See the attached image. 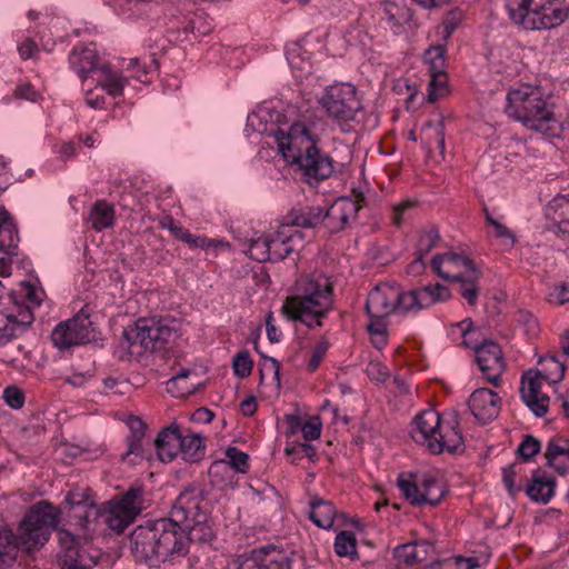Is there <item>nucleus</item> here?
Returning a JSON list of instances; mask_svg holds the SVG:
<instances>
[{"instance_id":"nucleus-11","label":"nucleus","mask_w":569,"mask_h":569,"mask_svg":"<svg viewBox=\"0 0 569 569\" xmlns=\"http://www.w3.org/2000/svg\"><path fill=\"white\" fill-rule=\"evenodd\" d=\"M300 218V211L292 209L283 217L278 229L267 236L271 261H280L302 247L303 234L299 230V228H302Z\"/></svg>"},{"instance_id":"nucleus-50","label":"nucleus","mask_w":569,"mask_h":569,"mask_svg":"<svg viewBox=\"0 0 569 569\" xmlns=\"http://www.w3.org/2000/svg\"><path fill=\"white\" fill-rule=\"evenodd\" d=\"M416 206V202L413 201H402L399 204L393 207L392 210V223L397 227H400L409 217L410 211Z\"/></svg>"},{"instance_id":"nucleus-61","label":"nucleus","mask_w":569,"mask_h":569,"mask_svg":"<svg viewBox=\"0 0 569 569\" xmlns=\"http://www.w3.org/2000/svg\"><path fill=\"white\" fill-rule=\"evenodd\" d=\"M18 51L22 59H29L38 51V46L33 40L27 38L20 43Z\"/></svg>"},{"instance_id":"nucleus-24","label":"nucleus","mask_w":569,"mask_h":569,"mask_svg":"<svg viewBox=\"0 0 569 569\" xmlns=\"http://www.w3.org/2000/svg\"><path fill=\"white\" fill-rule=\"evenodd\" d=\"M432 552V543L427 540H421L398 546L393 555L399 562L413 566L428 560Z\"/></svg>"},{"instance_id":"nucleus-33","label":"nucleus","mask_w":569,"mask_h":569,"mask_svg":"<svg viewBox=\"0 0 569 569\" xmlns=\"http://www.w3.org/2000/svg\"><path fill=\"white\" fill-rule=\"evenodd\" d=\"M89 220L92 223V228L97 231L110 228L114 222V210L107 201L99 200L92 207Z\"/></svg>"},{"instance_id":"nucleus-31","label":"nucleus","mask_w":569,"mask_h":569,"mask_svg":"<svg viewBox=\"0 0 569 569\" xmlns=\"http://www.w3.org/2000/svg\"><path fill=\"white\" fill-rule=\"evenodd\" d=\"M335 506L323 499H313L311 501L310 520L322 529H330L336 517Z\"/></svg>"},{"instance_id":"nucleus-10","label":"nucleus","mask_w":569,"mask_h":569,"mask_svg":"<svg viewBox=\"0 0 569 569\" xmlns=\"http://www.w3.org/2000/svg\"><path fill=\"white\" fill-rule=\"evenodd\" d=\"M397 485L403 497L412 506H437L443 499L446 489L443 483L429 475L417 476L400 473Z\"/></svg>"},{"instance_id":"nucleus-20","label":"nucleus","mask_w":569,"mask_h":569,"mask_svg":"<svg viewBox=\"0 0 569 569\" xmlns=\"http://www.w3.org/2000/svg\"><path fill=\"white\" fill-rule=\"evenodd\" d=\"M475 267L472 260L453 252L436 254L431 260V269L445 280H452L458 272H467Z\"/></svg>"},{"instance_id":"nucleus-56","label":"nucleus","mask_w":569,"mask_h":569,"mask_svg":"<svg viewBox=\"0 0 569 569\" xmlns=\"http://www.w3.org/2000/svg\"><path fill=\"white\" fill-rule=\"evenodd\" d=\"M301 432L306 440L312 441L320 437L321 435V422L318 417H313L303 423L301 427Z\"/></svg>"},{"instance_id":"nucleus-18","label":"nucleus","mask_w":569,"mask_h":569,"mask_svg":"<svg viewBox=\"0 0 569 569\" xmlns=\"http://www.w3.org/2000/svg\"><path fill=\"white\" fill-rule=\"evenodd\" d=\"M542 381L540 375L528 370L521 378V398L537 417H545L549 409V397L541 391Z\"/></svg>"},{"instance_id":"nucleus-40","label":"nucleus","mask_w":569,"mask_h":569,"mask_svg":"<svg viewBox=\"0 0 569 569\" xmlns=\"http://www.w3.org/2000/svg\"><path fill=\"white\" fill-rule=\"evenodd\" d=\"M422 303L426 308L433 306L437 302L446 301L450 298V290L440 283L429 284L421 288Z\"/></svg>"},{"instance_id":"nucleus-12","label":"nucleus","mask_w":569,"mask_h":569,"mask_svg":"<svg viewBox=\"0 0 569 569\" xmlns=\"http://www.w3.org/2000/svg\"><path fill=\"white\" fill-rule=\"evenodd\" d=\"M321 104L329 117L336 121L348 122L355 119L361 109L355 86L350 83L333 84L327 88Z\"/></svg>"},{"instance_id":"nucleus-39","label":"nucleus","mask_w":569,"mask_h":569,"mask_svg":"<svg viewBox=\"0 0 569 569\" xmlns=\"http://www.w3.org/2000/svg\"><path fill=\"white\" fill-rule=\"evenodd\" d=\"M190 371L182 370L167 381V390L173 397L182 398L193 392L196 385L189 382Z\"/></svg>"},{"instance_id":"nucleus-58","label":"nucleus","mask_w":569,"mask_h":569,"mask_svg":"<svg viewBox=\"0 0 569 569\" xmlns=\"http://www.w3.org/2000/svg\"><path fill=\"white\" fill-rule=\"evenodd\" d=\"M367 375L371 380L383 382L388 378V370L380 362H370L367 367Z\"/></svg>"},{"instance_id":"nucleus-53","label":"nucleus","mask_w":569,"mask_h":569,"mask_svg":"<svg viewBox=\"0 0 569 569\" xmlns=\"http://www.w3.org/2000/svg\"><path fill=\"white\" fill-rule=\"evenodd\" d=\"M3 399L12 409H20L24 405V395L22 390L12 386L7 387L3 391Z\"/></svg>"},{"instance_id":"nucleus-54","label":"nucleus","mask_w":569,"mask_h":569,"mask_svg":"<svg viewBox=\"0 0 569 569\" xmlns=\"http://www.w3.org/2000/svg\"><path fill=\"white\" fill-rule=\"evenodd\" d=\"M430 74V82H429V89H428V101L435 102L438 99L437 90L442 89L447 82V77L445 73V70L440 73H429Z\"/></svg>"},{"instance_id":"nucleus-1","label":"nucleus","mask_w":569,"mask_h":569,"mask_svg":"<svg viewBox=\"0 0 569 569\" xmlns=\"http://www.w3.org/2000/svg\"><path fill=\"white\" fill-rule=\"evenodd\" d=\"M212 537L204 489L192 485L179 495L169 517L148 520L132 530L130 550L137 562L159 567L184 557L190 542H208Z\"/></svg>"},{"instance_id":"nucleus-62","label":"nucleus","mask_w":569,"mask_h":569,"mask_svg":"<svg viewBox=\"0 0 569 569\" xmlns=\"http://www.w3.org/2000/svg\"><path fill=\"white\" fill-rule=\"evenodd\" d=\"M128 427L131 436L143 437L146 431V423L139 417H130L128 419Z\"/></svg>"},{"instance_id":"nucleus-28","label":"nucleus","mask_w":569,"mask_h":569,"mask_svg":"<svg viewBox=\"0 0 569 569\" xmlns=\"http://www.w3.org/2000/svg\"><path fill=\"white\" fill-rule=\"evenodd\" d=\"M18 232L12 219L7 210L0 211V250L7 254H17L18 252Z\"/></svg>"},{"instance_id":"nucleus-60","label":"nucleus","mask_w":569,"mask_h":569,"mask_svg":"<svg viewBox=\"0 0 569 569\" xmlns=\"http://www.w3.org/2000/svg\"><path fill=\"white\" fill-rule=\"evenodd\" d=\"M453 569H476L479 567V561L476 557L465 558L461 556L448 558Z\"/></svg>"},{"instance_id":"nucleus-49","label":"nucleus","mask_w":569,"mask_h":569,"mask_svg":"<svg viewBox=\"0 0 569 569\" xmlns=\"http://www.w3.org/2000/svg\"><path fill=\"white\" fill-rule=\"evenodd\" d=\"M465 18V12L460 8L451 9L442 20V27L446 36L449 37L461 24Z\"/></svg>"},{"instance_id":"nucleus-38","label":"nucleus","mask_w":569,"mask_h":569,"mask_svg":"<svg viewBox=\"0 0 569 569\" xmlns=\"http://www.w3.org/2000/svg\"><path fill=\"white\" fill-rule=\"evenodd\" d=\"M421 301V288L408 292H402L401 288L399 287V299L397 300L396 311L418 312L421 309H426L425 303H422Z\"/></svg>"},{"instance_id":"nucleus-2","label":"nucleus","mask_w":569,"mask_h":569,"mask_svg":"<svg viewBox=\"0 0 569 569\" xmlns=\"http://www.w3.org/2000/svg\"><path fill=\"white\" fill-rule=\"evenodd\" d=\"M506 113L522 123L528 130L549 138H559L563 124L555 114L550 97L539 86L522 83L508 91Z\"/></svg>"},{"instance_id":"nucleus-3","label":"nucleus","mask_w":569,"mask_h":569,"mask_svg":"<svg viewBox=\"0 0 569 569\" xmlns=\"http://www.w3.org/2000/svg\"><path fill=\"white\" fill-rule=\"evenodd\" d=\"M274 139L282 156L299 166L310 184L332 174V159L318 149L313 134L305 123L296 122L287 131L278 129Z\"/></svg>"},{"instance_id":"nucleus-45","label":"nucleus","mask_w":569,"mask_h":569,"mask_svg":"<svg viewBox=\"0 0 569 569\" xmlns=\"http://www.w3.org/2000/svg\"><path fill=\"white\" fill-rule=\"evenodd\" d=\"M423 61L429 66V73H440L445 70V49L441 46L426 50Z\"/></svg>"},{"instance_id":"nucleus-22","label":"nucleus","mask_w":569,"mask_h":569,"mask_svg":"<svg viewBox=\"0 0 569 569\" xmlns=\"http://www.w3.org/2000/svg\"><path fill=\"white\" fill-rule=\"evenodd\" d=\"M545 217L557 232L569 234V194L556 196L545 207Z\"/></svg>"},{"instance_id":"nucleus-41","label":"nucleus","mask_w":569,"mask_h":569,"mask_svg":"<svg viewBox=\"0 0 569 569\" xmlns=\"http://www.w3.org/2000/svg\"><path fill=\"white\" fill-rule=\"evenodd\" d=\"M335 551L340 557H351L357 553V540L352 531H341L335 540Z\"/></svg>"},{"instance_id":"nucleus-63","label":"nucleus","mask_w":569,"mask_h":569,"mask_svg":"<svg viewBox=\"0 0 569 569\" xmlns=\"http://www.w3.org/2000/svg\"><path fill=\"white\" fill-rule=\"evenodd\" d=\"M383 319L385 318H370V321L367 325V329L370 336L387 333V325Z\"/></svg>"},{"instance_id":"nucleus-42","label":"nucleus","mask_w":569,"mask_h":569,"mask_svg":"<svg viewBox=\"0 0 569 569\" xmlns=\"http://www.w3.org/2000/svg\"><path fill=\"white\" fill-rule=\"evenodd\" d=\"M440 240V234L435 226L422 229L417 241V253L420 256L428 254Z\"/></svg>"},{"instance_id":"nucleus-43","label":"nucleus","mask_w":569,"mask_h":569,"mask_svg":"<svg viewBox=\"0 0 569 569\" xmlns=\"http://www.w3.org/2000/svg\"><path fill=\"white\" fill-rule=\"evenodd\" d=\"M247 253L251 259L258 262L271 261L268 237L262 236L257 239H252L249 242Z\"/></svg>"},{"instance_id":"nucleus-5","label":"nucleus","mask_w":569,"mask_h":569,"mask_svg":"<svg viewBox=\"0 0 569 569\" xmlns=\"http://www.w3.org/2000/svg\"><path fill=\"white\" fill-rule=\"evenodd\" d=\"M296 295L282 306L283 315L313 329L322 326V319L332 309V283L322 274L301 277L296 283Z\"/></svg>"},{"instance_id":"nucleus-57","label":"nucleus","mask_w":569,"mask_h":569,"mask_svg":"<svg viewBox=\"0 0 569 569\" xmlns=\"http://www.w3.org/2000/svg\"><path fill=\"white\" fill-rule=\"evenodd\" d=\"M24 297H26L28 303L27 305L21 303V305L29 306L30 310L32 311V309L34 307H39L41 305L43 297H44V292L42 289H38L32 284H27Z\"/></svg>"},{"instance_id":"nucleus-47","label":"nucleus","mask_w":569,"mask_h":569,"mask_svg":"<svg viewBox=\"0 0 569 569\" xmlns=\"http://www.w3.org/2000/svg\"><path fill=\"white\" fill-rule=\"evenodd\" d=\"M541 449L540 441L531 435H527L519 445L517 452L523 461H528L539 453Z\"/></svg>"},{"instance_id":"nucleus-15","label":"nucleus","mask_w":569,"mask_h":569,"mask_svg":"<svg viewBox=\"0 0 569 569\" xmlns=\"http://www.w3.org/2000/svg\"><path fill=\"white\" fill-rule=\"evenodd\" d=\"M476 361L486 379L493 386H498L505 370V360L500 346L486 340L480 346H475Z\"/></svg>"},{"instance_id":"nucleus-34","label":"nucleus","mask_w":569,"mask_h":569,"mask_svg":"<svg viewBox=\"0 0 569 569\" xmlns=\"http://www.w3.org/2000/svg\"><path fill=\"white\" fill-rule=\"evenodd\" d=\"M539 365L541 366V369L537 372L545 381L549 383H557L563 379L566 367L563 362L556 358V356L548 355L541 357L539 359Z\"/></svg>"},{"instance_id":"nucleus-4","label":"nucleus","mask_w":569,"mask_h":569,"mask_svg":"<svg viewBox=\"0 0 569 569\" xmlns=\"http://www.w3.org/2000/svg\"><path fill=\"white\" fill-rule=\"evenodd\" d=\"M56 525L54 508L47 502H40L24 516L17 537L10 529L0 527V569H7L16 561L19 548L27 552L40 549L48 541Z\"/></svg>"},{"instance_id":"nucleus-7","label":"nucleus","mask_w":569,"mask_h":569,"mask_svg":"<svg viewBox=\"0 0 569 569\" xmlns=\"http://www.w3.org/2000/svg\"><path fill=\"white\" fill-rule=\"evenodd\" d=\"M510 20L525 30H549L569 17V0H507Z\"/></svg>"},{"instance_id":"nucleus-21","label":"nucleus","mask_w":569,"mask_h":569,"mask_svg":"<svg viewBox=\"0 0 569 569\" xmlns=\"http://www.w3.org/2000/svg\"><path fill=\"white\" fill-rule=\"evenodd\" d=\"M154 446L158 458L162 462H171L178 457L181 449V430L178 425H171L162 429L156 440Z\"/></svg>"},{"instance_id":"nucleus-14","label":"nucleus","mask_w":569,"mask_h":569,"mask_svg":"<svg viewBox=\"0 0 569 569\" xmlns=\"http://www.w3.org/2000/svg\"><path fill=\"white\" fill-rule=\"evenodd\" d=\"M93 338L92 322L83 310L73 318L59 323L51 333V340L59 349H68L76 345L91 341Z\"/></svg>"},{"instance_id":"nucleus-48","label":"nucleus","mask_w":569,"mask_h":569,"mask_svg":"<svg viewBox=\"0 0 569 569\" xmlns=\"http://www.w3.org/2000/svg\"><path fill=\"white\" fill-rule=\"evenodd\" d=\"M226 456L228 458L227 461L229 462L230 470L234 469L238 472H247L249 467L247 453L240 451L237 448L231 447L227 449Z\"/></svg>"},{"instance_id":"nucleus-27","label":"nucleus","mask_w":569,"mask_h":569,"mask_svg":"<svg viewBox=\"0 0 569 569\" xmlns=\"http://www.w3.org/2000/svg\"><path fill=\"white\" fill-rule=\"evenodd\" d=\"M481 278V271L477 268L468 269L467 272H458L452 281H458L459 293L467 300L470 306L477 302L480 287L479 279Z\"/></svg>"},{"instance_id":"nucleus-26","label":"nucleus","mask_w":569,"mask_h":569,"mask_svg":"<svg viewBox=\"0 0 569 569\" xmlns=\"http://www.w3.org/2000/svg\"><path fill=\"white\" fill-rule=\"evenodd\" d=\"M97 59L98 56L96 49L82 43L74 46L69 57L71 68L82 79L86 78L87 73L96 70Z\"/></svg>"},{"instance_id":"nucleus-44","label":"nucleus","mask_w":569,"mask_h":569,"mask_svg":"<svg viewBox=\"0 0 569 569\" xmlns=\"http://www.w3.org/2000/svg\"><path fill=\"white\" fill-rule=\"evenodd\" d=\"M486 221L493 228L495 237L499 238L507 248H512L516 243L513 232L503 223L496 220L487 209H485Z\"/></svg>"},{"instance_id":"nucleus-37","label":"nucleus","mask_w":569,"mask_h":569,"mask_svg":"<svg viewBox=\"0 0 569 569\" xmlns=\"http://www.w3.org/2000/svg\"><path fill=\"white\" fill-rule=\"evenodd\" d=\"M101 78L98 80L108 94L119 97L122 94L127 79L118 71H111L108 67L99 69Z\"/></svg>"},{"instance_id":"nucleus-29","label":"nucleus","mask_w":569,"mask_h":569,"mask_svg":"<svg viewBox=\"0 0 569 569\" xmlns=\"http://www.w3.org/2000/svg\"><path fill=\"white\" fill-rule=\"evenodd\" d=\"M206 452V446L203 438L192 432L181 431V449L179 455L183 460L189 462H196L203 458Z\"/></svg>"},{"instance_id":"nucleus-9","label":"nucleus","mask_w":569,"mask_h":569,"mask_svg":"<svg viewBox=\"0 0 569 569\" xmlns=\"http://www.w3.org/2000/svg\"><path fill=\"white\" fill-rule=\"evenodd\" d=\"M362 204L359 200L349 197L338 198L328 209L321 207H306L300 211L302 228H316L319 224L330 232L343 230L357 218Z\"/></svg>"},{"instance_id":"nucleus-35","label":"nucleus","mask_w":569,"mask_h":569,"mask_svg":"<svg viewBox=\"0 0 569 569\" xmlns=\"http://www.w3.org/2000/svg\"><path fill=\"white\" fill-rule=\"evenodd\" d=\"M264 569H292V558L283 550L270 546L259 550Z\"/></svg>"},{"instance_id":"nucleus-6","label":"nucleus","mask_w":569,"mask_h":569,"mask_svg":"<svg viewBox=\"0 0 569 569\" xmlns=\"http://www.w3.org/2000/svg\"><path fill=\"white\" fill-rule=\"evenodd\" d=\"M413 441L425 446L431 453L457 452L463 446L457 415L441 416L433 409L417 413L410 426Z\"/></svg>"},{"instance_id":"nucleus-52","label":"nucleus","mask_w":569,"mask_h":569,"mask_svg":"<svg viewBox=\"0 0 569 569\" xmlns=\"http://www.w3.org/2000/svg\"><path fill=\"white\" fill-rule=\"evenodd\" d=\"M329 349V342L325 339L320 340L316 346L311 353L309 363H308V370L315 371L320 366L322 359L325 358L327 351Z\"/></svg>"},{"instance_id":"nucleus-64","label":"nucleus","mask_w":569,"mask_h":569,"mask_svg":"<svg viewBox=\"0 0 569 569\" xmlns=\"http://www.w3.org/2000/svg\"><path fill=\"white\" fill-rule=\"evenodd\" d=\"M214 415L207 408H198L191 416V420L200 423H209L212 421Z\"/></svg>"},{"instance_id":"nucleus-55","label":"nucleus","mask_w":569,"mask_h":569,"mask_svg":"<svg viewBox=\"0 0 569 569\" xmlns=\"http://www.w3.org/2000/svg\"><path fill=\"white\" fill-rule=\"evenodd\" d=\"M182 242L188 244L189 248H191V249H196V248L206 249V248H210V247H216L218 244H222V242H219L217 240L192 234L190 231L187 233V236Z\"/></svg>"},{"instance_id":"nucleus-8","label":"nucleus","mask_w":569,"mask_h":569,"mask_svg":"<svg viewBox=\"0 0 569 569\" xmlns=\"http://www.w3.org/2000/svg\"><path fill=\"white\" fill-rule=\"evenodd\" d=\"M176 337V331L164 319L140 318L134 326L123 331L122 345L132 356L164 349Z\"/></svg>"},{"instance_id":"nucleus-32","label":"nucleus","mask_w":569,"mask_h":569,"mask_svg":"<svg viewBox=\"0 0 569 569\" xmlns=\"http://www.w3.org/2000/svg\"><path fill=\"white\" fill-rule=\"evenodd\" d=\"M383 13L391 27H402L412 18V11L403 0H386Z\"/></svg>"},{"instance_id":"nucleus-16","label":"nucleus","mask_w":569,"mask_h":569,"mask_svg":"<svg viewBox=\"0 0 569 569\" xmlns=\"http://www.w3.org/2000/svg\"><path fill=\"white\" fill-rule=\"evenodd\" d=\"M59 560L62 569H89L96 561L82 550L80 539L66 529H59Z\"/></svg>"},{"instance_id":"nucleus-23","label":"nucleus","mask_w":569,"mask_h":569,"mask_svg":"<svg viewBox=\"0 0 569 569\" xmlns=\"http://www.w3.org/2000/svg\"><path fill=\"white\" fill-rule=\"evenodd\" d=\"M545 458L547 463L558 473L565 475L569 471V439L553 437L547 443Z\"/></svg>"},{"instance_id":"nucleus-36","label":"nucleus","mask_w":569,"mask_h":569,"mask_svg":"<svg viewBox=\"0 0 569 569\" xmlns=\"http://www.w3.org/2000/svg\"><path fill=\"white\" fill-rule=\"evenodd\" d=\"M423 141L430 151L445 152V128L442 121L428 122L421 131Z\"/></svg>"},{"instance_id":"nucleus-25","label":"nucleus","mask_w":569,"mask_h":569,"mask_svg":"<svg viewBox=\"0 0 569 569\" xmlns=\"http://www.w3.org/2000/svg\"><path fill=\"white\" fill-rule=\"evenodd\" d=\"M556 480L537 470L533 472L530 482L525 487L529 498L538 503L547 505L555 496Z\"/></svg>"},{"instance_id":"nucleus-19","label":"nucleus","mask_w":569,"mask_h":569,"mask_svg":"<svg viewBox=\"0 0 569 569\" xmlns=\"http://www.w3.org/2000/svg\"><path fill=\"white\" fill-rule=\"evenodd\" d=\"M500 402L501 399L496 392L488 388H480L471 393L469 408L478 421L487 423L499 415Z\"/></svg>"},{"instance_id":"nucleus-59","label":"nucleus","mask_w":569,"mask_h":569,"mask_svg":"<svg viewBox=\"0 0 569 569\" xmlns=\"http://www.w3.org/2000/svg\"><path fill=\"white\" fill-rule=\"evenodd\" d=\"M237 569H264L260 551L254 550L250 557L241 559Z\"/></svg>"},{"instance_id":"nucleus-51","label":"nucleus","mask_w":569,"mask_h":569,"mask_svg":"<svg viewBox=\"0 0 569 569\" xmlns=\"http://www.w3.org/2000/svg\"><path fill=\"white\" fill-rule=\"evenodd\" d=\"M548 301L551 305L561 306L569 302V283L557 284L548 293Z\"/></svg>"},{"instance_id":"nucleus-17","label":"nucleus","mask_w":569,"mask_h":569,"mask_svg":"<svg viewBox=\"0 0 569 569\" xmlns=\"http://www.w3.org/2000/svg\"><path fill=\"white\" fill-rule=\"evenodd\" d=\"M399 286L380 283L368 295L366 310L370 318H386L397 309Z\"/></svg>"},{"instance_id":"nucleus-30","label":"nucleus","mask_w":569,"mask_h":569,"mask_svg":"<svg viewBox=\"0 0 569 569\" xmlns=\"http://www.w3.org/2000/svg\"><path fill=\"white\" fill-rule=\"evenodd\" d=\"M502 481L506 486L508 493L516 497L525 488L527 476L522 462L515 461L513 463L502 469Z\"/></svg>"},{"instance_id":"nucleus-46","label":"nucleus","mask_w":569,"mask_h":569,"mask_svg":"<svg viewBox=\"0 0 569 569\" xmlns=\"http://www.w3.org/2000/svg\"><path fill=\"white\" fill-rule=\"evenodd\" d=\"M232 366L236 376L240 378L250 376L253 368V361L250 358L249 351L242 350L238 352L233 358Z\"/></svg>"},{"instance_id":"nucleus-13","label":"nucleus","mask_w":569,"mask_h":569,"mask_svg":"<svg viewBox=\"0 0 569 569\" xmlns=\"http://www.w3.org/2000/svg\"><path fill=\"white\" fill-rule=\"evenodd\" d=\"M143 508V490L130 488L119 500L109 502L106 518L108 527L117 532H122L134 521Z\"/></svg>"}]
</instances>
